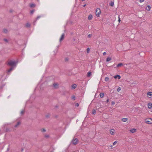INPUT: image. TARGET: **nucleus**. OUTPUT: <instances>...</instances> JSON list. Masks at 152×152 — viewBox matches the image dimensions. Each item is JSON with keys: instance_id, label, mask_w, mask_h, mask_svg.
<instances>
[{"instance_id": "a878e982", "label": "nucleus", "mask_w": 152, "mask_h": 152, "mask_svg": "<svg viewBox=\"0 0 152 152\" xmlns=\"http://www.w3.org/2000/svg\"><path fill=\"white\" fill-rule=\"evenodd\" d=\"M20 124V123L19 122H18L16 125H15V127H17Z\"/></svg>"}, {"instance_id": "412c9836", "label": "nucleus", "mask_w": 152, "mask_h": 152, "mask_svg": "<svg viewBox=\"0 0 152 152\" xmlns=\"http://www.w3.org/2000/svg\"><path fill=\"white\" fill-rule=\"evenodd\" d=\"M26 25V26L27 27H29L31 26L30 24L29 23H27Z\"/></svg>"}, {"instance_id": "1a4fd4ad", "label": "nucleus", "mask_w": 152, "mask_h": 152, "mask_svg": "<svg viewBox=\"0 0 152 152\" xmlns=\"http://www.w3.org/2000/svg\"><path fill=\"white\" fill-rule=\"evenodd\" d=\"M148 107L149 109H151L152 108V104L151 103H148Z\"/></svg>"}, {"instance_id": "f3484780", "label": "nucleus", "mask_w": 152, "mask_h": 152, "mask_svg": "<svg viewBox=\"0 0 152 152\" xmlns=\"http://www.w3.org/2000/svg\"><path fill=\"white\" fill-rule=\"evenodd\" d=\"M99 95L101 98H102L104 96V94L103 93H101Z\"/></svg>"}, {"instance_id": "f257e3e1", "label": "nucleus", "mask_w": 152, "mask_h": 152, "mask_svg": "<svg viewBox=\"0 0 152 152\" xmlns=\"http://www.w3.org/2000/svg\"><path fill=\"white\" fill-rule=\"evenodd\" d=\"M17 63V62H15L14 61H10L8 62V64L10 66H16V64Z\"/></svg>"}, {"instance_id": "ddd939ff", "label": "nucleus", "mask_w": 152, "mask_h": 152, "mask_svg": "<svg viewBox=\"0 0 152 152\" xmlns=\"http://www.w3.org/2000/svg\"><path fill=\"white\" fill-rule=\"evenodd\" d=\"M93 17L91 15H90L88 16V19L89 20H91L92 18Z\"/></svg>"}, {"instance_id": "cd10ccee", "label": "nucleus", "mask_w": 152, "mask_h": 152, "mask_svg": "<svg viewBox=\"0 0 152 152\" xmlns=\"http://www.w3.org/2000/svg\"><path fill=\"white\" fill-rule=\"evenodd\" d=\"M72 99L73 100H75V96H73L72 97Z\"/></svg>"}, {"instance_id": "2f4dec72", "label": "nucleus", "mask_w": 152, "mask_h": 152, "mask_svg": "<svg viewBox=\"0 0 152 152\" xmlns=\"http://www.w3.org/2000/svg\"><path fill=\"white\" fill-rule=\"evenodd\" d=\"M41 17V16H38L37 17V18H36V20H38V19H39Z\"/></svg>"}, {"instance_id": "20e7f679", "label": "nucleus", "mask_w": 152, "mask_h": 152, "mask_svg": "<svg viewBox=\"0 0 152 152\" xmlns=\"http://www.w3.org/2000/svg\"><path fill=\"white\" fill-rule=\"evenodd\" d=\"M72 143L74 145H76L78 142V140L77 138H75L72 140Z\"/></svg>"}, {"instance_id": "473e14b6", "label": "nucleus", "mask_w": 152, "mask_h": 152, "mask_svg": "<svg viewBox=\"0 0 152 152\" xmlns=\"http://www.w3.org/2000/svg\"><path fill=\"white\" fill-rule=\"evenodd\" d=\"M117 141H115L113 143V145H115V144L117 143Z\"/></svg>"}, {"instance_id": "0eeeda50", "label": "nucleus", "mask_w": 152, "mask_h": 152, "mask_svg": "<svg viewBox=\"0 0 152 152\" xmlns=\"http://www.w3.org/2000/svg\"><path fill=\"white\" fill-rule=\"evenodd\" d=\"M64 34H62L61 35V38L60 39V42H61L64 39Z\"/></svg>"}, {"instance_id": "4be33fe9", "label": "nucleus", "mask_w": 152, "mask_h": 152, "mask_svg": "<svg viewBox=\"0 0 152 152\" xmlns=\"http://www.w3.org/2000/svg\"><path fill=\"white\" fill-rule=\"evenodd\" d=\"M114 5V3L113 2H111L110 3V5L112 7Z\"/></svg>"}, {"instance_id": "c756f323", "label": "nucleus", "mask_w": 152, "mask_h": 152, "mask_svg": "<svg viewBox=\"0 0 152 152\" xmlns=\"http://www.w3.org/2000/svg\"><path fill=\"white\" fill-rule=\"evenodd\" d=\"M42 132H46V130L45 129H42Z\"/></svg>"}, {"instance_id": "79ce46f5", "label": "nucleus", "mask_w": 152, "mask_h": 152, "mask_svg": "<svg viewBox=\"0 0 152 152\" xmlns=\"http://www.w3.org/2000/svg\"><path fill=\"white\" fill-rule=\"evenodd\" d=\"M106 54V53L105 52H104L103 53V55H104Z\"/></svg>"}, {"instance_id": "6e6552de", "label": "nucleus", "mask_w": 152, "mask_h": 152, "mask_svg": "<svg viewBox=\"0 0 152 152\" xmlns=\"http://www.w3.org/2000/svg\"><path fill=\"white\" fill-rule=\"evenodd\" d=\"M136 129H130V131L132 133H134L136 132Z\"/></svg>"}, {"instance_id": "7ed1b4c3", "label": "nucleus", "mask_w": 152, "mask_h": 152, "mask_svg": "<svg viewBox=\"0 0 152 152\" xmlns=\"http://www.w3.org/2000/svg\"><path fill=\"white\" fill-rule=\"evenodd\" d=\"M101 13L100 10L98 8L96 9V14L97 16L99 17Z\"/></svg>"}, {"instance_id": "a211bd4d", "label": "nucleus", "mask_w": 152, "mask_h": 152, "mask_svg": "<svg viewBox=\"0 0 152 152\" xmlns=\"http://www.w3.org/2000/svg\"><path fill=\"white\" fill-rule=\"evenodd\" d=\"M13 69V68L12 67L10 68L9 69H8L7 71V72L8 73L10 72L12 69Z\"/></svg>"}, {"instance_id": "39448f33", "label": "nucleus", "mask_w": 152, "mask_h": 152, "mask_svg": "<svg viewBox=\"0 0 152 152\" xmlns=\"http://www.w3.org/2000/svg\"><path fill=\"white\" fill-rule=\"evenodd\" d=\"M115 131L114 129H111L110 131V133L111 135H113L115 133Z\"/></svg>"}, {"instance_id": "dca6fc26", "label": "nucleus", "mask_w": 152, "mask_h": 152, "mask_svg": "<svg viewBox=\"0 0 152 152\" xmlns=\"http://www.w3.org/2000/svg\"><path fill=\"white\" fill-rule=\"evenodd\" d=\"M77 86V85L76 84L73 85L72 86V88L73 89H75Z\"/></svg>"}, {"instance_id": "b1692460", "label": "nucleus", "mask_w": 152, "mask_h": 152, "mask_svg": "<svg viewBox=\"0 0 152 152\" xmlns=\"http://www.w3.org/2000/svg\"><path fill=\"white\" fill-rule=\"evenodd\" d=\"M92 113L94 114L95 115L96 113V110L95 109H93L92 111Z\"/></svg>"}, {"instance_id": "58836bf2", "label": "nucleus", "mask_w": 152, "mask_h": 152, "mask_svg": "<svg viewBox=\"0 0 152 152\" xmlns=\"http://www.w3.org/2000/svg\"><path fill=\"white\" fill-rule=\"evenodd\" d=\"M4 41H5V42H8V40L7 39H4Z\"/></svg>"}, {"instance_id": "c03bdc74", "label": "nucleus", "mask_w": 152, "mask_h": 152, "mask_svg": "<svg viewBox=\"0 0 152 152\" xmlns=\"http://www.w3.org/2000/svg\"><path fill=\"white\" fill-rule=\"evenodd\" d=\"M109 99H107V100H106V102H109Z\"/></svg>"}, {"instance_id": "c9c22d12", "label": "nucleus", "mask_w": 152, "mask_h": 152, "mask_svg": "<svg viewBox=\"0 0 152 152\" xmlns=\"http://www.w3.org/2000/svg\"><path fill=\"white\" fill-rule=\"evenodd\" d=\"M91 36V34H89L88 35V38H90Z\"/></svg>"}, {"instance_id": "6ab92c4d", "label": "nucleus", "mask_w": 152, "mask_h": 152, "mask_svg": "<svg viewBox=\"0 0 152 152\" xmlns=\"http://www.w3.org/2000/svg\"><path fill=\"white\" fill-rule=\"evenodd\" d=\"M91 75V73L90 72H88L87 74V76L88 77H90Z\"/></svg>"}, {"instance_id": "4c0bfd02", "label": "nucleus", "mask_w": 152, "mask_h": 152, "mask_svg": "<svg viewBox=\"0 0 152 152\" xmlns=\"http://www.w3.org/2000/svg\"><path fill=\"white\" fill-rule=\"evenodd\" d=\"M24 113V111L23 110H22L20 114H23Z\"/></svg>"}, {"instance_id": "aec40b11", "label": "nucleus", "mask_w": 152, "mask_h": 152, "mask_svg": "<svg viewBox=\"0 0 152 152\" xmlns=\"http://www.w3.org/2000/svg\"><path fill=\"white\" fill-rule=\"evenodd\" d=\"M109 77H105V81L106 82H107L109 81Z\"/></svg>"}, {"instance_id": "f03ea898", "label": "nucleus", "mask_w": 152, "mask_h": 152, "mask_svg": "<svg viewBox=\"0 0 152 152\" xmlns=\"http://www.w3.org/2000/svg\"><path fill=\"white\" fill-rule=\"evenodd\" d=\"M145 123L148 124H152V119L151 118H149L146 119L145 120Z\"/></svg>"}, {"instance_id": "bb28decb", "label": "nucleus", "mask_w": 152, "mask_h": 152, "mask_svg": "<svg viewBox=\"0 0 152 152\" xmlns=\"http://www.w3.org/2000/svg\"><path fill=\"white\" fill-rule=\"evenodd\" d=\"M3 31L5 33H6L7 32V30L6 29H3Z\"/></svg>"}, {"instance_id": "37998d69", "label": "nucleus", "mask_w": 152, "mask_h": 152, "mask_svg": "<svg viewBox=\"0 0 152 152\" xmlns=\"http://www.w3.org/2000/svg\"><path fill=\"white\" fill-rule=\"evenodd\" d=\"M118 18H119L118 21L120 22V21H121V20H120V17H119V16L118 17Z\"/></svg>"}, {"instance_id": "393cba45", "label": "nucleus", "mask_w": 152, "mask_h": 152, "mask_svg": "<svg viewBox=\"0 0 152 152\" xmlns=\"http://www.w3.org/2000/svg\"><path fill=\"white\" fill-rule=\"evenodd\" d=\"M35 6V4H30V6L31 7H34Z\"/></svg>"}, {"instance_id": "ea45409f", "label": "nucleus", "mask_w": 152, "mask_h": 152, "mask_svg": "<svg viewBox=\"0 0 152 152\" xmlns=\"http://www.w3.org/2000/svg\"><path fill=\"white\" fill-rule=\"evenodd\" d=\"M79 105V104L78 103H77L76 104V106L77 107H78Z\"/></svg>"}, {"instance_id": "423d86ee", "label": "nucleus", "mask_w": 152, "mask_h": 152, "mask_svg": "<svg viewBox=\"0 0 152 152\" xmlns=\"http://www.w3.org/2000/svg\"><path fill=\"white\" fill-rule=\"evenodd\" d=\"M114 77L115 79L118 78V79H120L121 78V76L119 75H117L114 76Z\"/></svg>"}, {"instance_id": "7c9ffc66", "label": "nucleus", "mask_w": 152, "mask_h": 152, "mask_svg": "<svg viewBox=\"0 0 152 152\" xmlns=\"http://www.w3.org/2000/svg\"><path fill=\"white\" fill-rule=\"evenodd\" d=\"M90 51V49L89 48H88L87 49V52L88 53Z\"/></svg>"}, {"instance_id": "c85d7f7f", "label": "nucleus", "mask_w": 152, "mask_h": 152, "mask_svg": "<svg viewBox=\"0 0 152 152\" xmlns=\"http://www.w3.org/2000/svg\"><path fill=\"white\" fill-rule=\"evenodd\" d=\"M121 88L120 87H119L118 88V89H117V91L118 92H119L121 90Z\"/></svg>"}, {"instance_id": "e433bc0d", "label": "nucleus", "mask_w": 152, "mask_h": 152, "mask_svg": "<svg viewBox=\"0 0 152 152\" xmlns=\"http://www.w3.org/2000/svg\"><path fill=\"white\" fill-rule=\"evenodd\" d=\"M115 104V102H114V101H112V102H111V104L112 105H114V104Z\"/></svg>"}, {"instance_id": "a19ab883", "label": "nucleus", "mask_w": 152, "mask_h": 152, "mask_svg": "<svg viewBox=\"0 0 152 152\" xmlns=\"http://www.w3.org/2000/svg\"><path fill=\"white\" fill-rule=\"evenodd\" d=\"M34 10H32L31 11V14H32L34 12Z\"/></svg>"}, {"instance_id": "49530a36", "label": "nucleus", "mask_w": 152, "mask_h": 152, "mask_svg": "<svg viewBox=\"0 0 152 152\" xmlns=\"http://www.w3.org/2000/svg\"><path fill=\"white\" fill-rule=\"evenodd\" d=\"M83 1H84L85 0H82Z\"/></svg>"}, {"instance_id": "72a5a7b5", "label": "nucleus", "mask_w": 152, "mask_h": 152, "mask_svg": "<svg viewBox=\"0 0 152 152\" xmlns=\"http://www.w3.org/2000/svg\"><path fill=\"white\" fill-rule=\"evenodd\" d=\"M45 137L46 138H48L49 137V135H45Z\"/></svg>"}, {"instance_id": "a18cd8bd", "label": "nucleus", "mask_w": 152, "mask_h": 152, "mask_svg": "<svg viewBox=\"0 0 152 152\" xmlns=\"http://www.w3.org/2000/svg\"><path fill=\"white\" fill-rule=\"evenodd\" d=\"M86 4H84V5H83V7H85L86 6Z\"/></svg>"}, {"instance_id": "2eb2a0df", "label": "nucleus", "mask_w": 152, "mask_h": 152, "mask_svg": "<svg viewBox=\"0 0 152 152\" xmlns=\"http://www.w3.org/2000/svg\"><path fill=\"white\" fill-rule=\"evenodd\" d=\"M123 64L122 63H120L118 64L116 66L117 67H119L123 65Z\"/></svg>"}, {"instance_id": "f8f14e48", "label": "nucleus", "mask_w": 152, "mask_h": 152, "mask_svg": "<svg viewBox=\"0 0 152 152\" xmlns=\"http://www.w3.org/2000/svg\"><path fill=\"white\" fill-rule=\"evenodd\" d=\"M127 121V118H123L122 121L124 122H126Z\"/></svg>"}, {"instance_id": "f704fd0d", "label": "nucleus", "mask_w": 152, "mask_h": 152, "mask_svg": "<svg viewBox=\"0 0 152 152\" xmlns=\"http://www.w3.org/2000/svg\"><path fill=\"white\" fill-rule=\"evenodd\" d=\"M144 0H140V3H142L144 2Z\"/></svg>"}, {"instance_id": "9b49d317", "label": "nucleus", "mask_w": 152, "mask_h": 152, "mask_svg": "<svg viewBox=\"0 0 152 152\" xmlns=\"http://www.w3.org/2000/svg\"><path fill=\"white\" fill-rule=\"evenodd\" d=\"M152 93L151 92H148L147 93V95L148 97L149 98H150L151 97H149V96H152Z\"/></svg>"}, {"instance_id": "5701e85b", "label": "nucleus", "mask_w": 152, "mask_h": 152, "mask_svg": "<svg viewBox=\"0 0 152 152\" xmlns=\"http://www.w3.org/2000/svg\"><path fill=\"white\" fill-rule=\"evenodd\" d=\"M111 58L110 57H108L106 60L107 61H110V60H111Z\"/></svg>"}, {"instance_id": "4468645a", "label": "nucleus", "mask_w": 152, "mask_h": 152, "mask_svg": "<svg viewBox=\"0 0 152 152\" xmlns=\"http://www.w3.org/2000/svg\"><path fill=\"white\" fill-rule=\"evenodd\" d=\"M58 84L57 83H55L53 84V86L54 88H56L58 87Z\"/></svg>"}, {"instance_id": "9d476101", "label": "nucleus", "mask_w": 152, "mask_h": 152, "mask_svg": "<svg viewBox=\"0 0 152 152\" xmlns=\"http://www.w3.org/2000/svg\"><path fill=\"white\" fill-rule=\"evenodd\" d=\"M151 7L149 5L147 6V7L146 8V10L148 11H150L151 10Z\"/></svg>"}]
</instances>
